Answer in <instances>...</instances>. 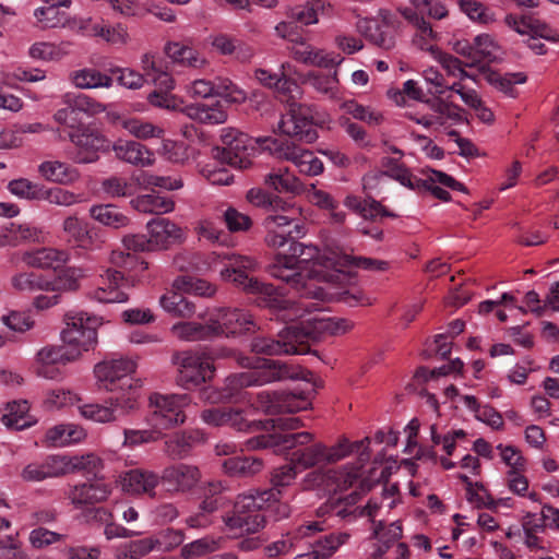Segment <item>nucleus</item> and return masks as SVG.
I'll use <instances>...</instances> for the list:
<instances>
[{
    "label": "nucleus",
    "instance_id": "423d86ee",
    "mask_svg": "<svg viewBox=\"0 0 559 559\" xmlns=\"http://www.w3.org/2000/svg\"><path fill=\"white\" fill-rule=\"evenodd\" d=\"M282 301L280 306L272 307L259 305L260 307L270 308L274 311H284L283 320L297 321L300 330L299 342H304L309 347V341L330 335H343L350 331L354 323L345 318L331 317L318 311L317 304L308 301L311 296L304 294V289H296L302 297L299 301L293 302L285 298L283 293L274 287ZM312 299H314L312 297Z\"/></svg>",
    "mask_w": 559,
    "mask_h": 559
},
{
    "label": "nucleus",
    "instance_id": "338daca9",
    "mask_svg": "<svg viewBox=\"0 0 559 559\" xmlns=\"http://www.w3.org/2000/svg\"><path fill=\"white\" fill-rule=\"evenodd\" d=\"M224 471L233 476H252L263 468V462L253 456H235L224 461Z\"/></svg>",
    "mask_w": 559,
    "mask_h": 559
},
{
    "label": "nucleus",
    "instance_id": "412c9836",
    "mask_svg": "<svg viewBox=\"0 0 559 559\" xmlns=\"http://www.w3.org/2000/svg\"><path fill=\"white\" fill-rule=\"evenodd\" d=\"M290 57L305 66L317 67L322 69H332L338 67L343 58L322 48H317L309 44L302 36H296L288 46Z\"/></svg>",
    "mask_w": 559,
    "mask_h": 559
},
{
    "label": "nucleus",
    "instance_id": "6e6d98bb",
    "mask_svg": "<svg viewBox=\"0 0 559 559\" xmlns=\"http://www.w3.org/2000/svg\"><path fill=\"white\" fill-rule=\"evenodd\" d=\"M72 84L78 88L90 90L105 87L109 88L114 84L110 75L100 72L94 68H84L73 71L70 75Z\"/></svg>",
    "mask_w": 559,
    "mask_h": 559
},
{
    "label": "nucleus",
    "instance_id": "680f3d73",
    "mask_svg": "<svg viewBox=\"0 0 559 559\" xmlns=\"http://www.w3.org/2000/svg\"><path fill=\"white\" fill-rule=\"evenodd\" d=\"M173 288L199 297H212L216 293V287L210 282L189 275L178 276L173 282Z\"/></svg>",
    "mask_w": 559,
    "mask_h": 559
},
{
    "label": "nucleus",
    "instance_id": "49530a36",
    "mask_svg": "<svg viewBox=\"0 0 559 559\" xmlns=\"http://www.w3.org/2000/svg\"><path fill=\"white\" fill-rule=\"evenodd\" d=\"M264 183L278 193L300 195L306 192V186L288 168L271 171L265 176Z\"/></svg>",
    "mask_w": 559,
    "mask_h": 559
},
{
    "label": "nucleus",
    "instance_id": "cd10ccee",
    "mask_svg": "<svg viewBox=\"0 0 559 559\" xmlns=\"http://www.w3.org/2000/svg\"><path fill=\"white\" fill-rule=\"evenodd\" d=\"M146 229L152 249H168L170 246L186 240L183 228L166 217L148 221Z\"/></svg>",
    "mask_w": 559,
    "mask_h": 559
},
{
    "label": "nucleus",
    "instance_id": "6e6552de",
    "mask_svg": "<svg viewBox=\"0 0 559 559\" xmlns=\"http://www.w3.org/2000/svg\"><path fill=\"white\" fill-rule=\"evenodd\" d=\"M280 490L252 491L238 497L235 514L226 520V525L236 534H251L264 526L267 512L275 521L289 516L290 507L278 500Z\"/></svg>",
    "mask_w": 559,
    "mask_h": 559
},
{
    "label": "nucleus",
    "instance_id": "052dcab7",
    "mask_svg": "<svg viewBox=\"0 0 559 559\" xmlns=\"http://www.w3.org/2000/svg\"><path fill=\"white\" fill-rule=\"evenodd\" d=\"M90 215L99 224L111 228H121L129 224V218L112 204L93 205Z\"/></svg>",
    "mask_w": 559,
    "mask_h": 559
},
{
    "label": "nucleus",
    "instance_id": "774afa93",
    "mask_svg": "<svg viewBox=\"0 0 559 559\" xmlns=\"http://www.w3.org/2000/svg\"><path fill=\"white\" fill-rule=\"evenodd\" d=\"M12 287L20 293L48 292V278L34 272H21L11 277Z\"/></svg>",
    "mask_w": 559,
    "mask_h": 559
},
{
    "label": "nucleus",
    "instance_id": "ea45409f",
    "mask_svg": "<svg viewBox=\"0 0 559 559\" xmlns=\"http://www.w3.org/2000/svg\"><path fill=\"white\" fill-rule=\"evenodd\" d=\"M424 174L425 178L421 180V190L430 191L439 200L448 201L450 199V193L444 188L465 191V187L461 182L445 173L427 169Z\"/></svg>",
    "mask_w": 559,
    "mask_h": 559
},
{
    "label": "nucleus",
    "instance_id": "c03bdc74",
    "mask_svg": "<svg viewBox=\"0 0 559 559\" xmlns=\"http://www.w3.org/2000/svg\"><path fill=\"white\" fill-rule=\"evenodd\" d=\"M216 328L211 325L210 317L205 322L180 321L171 325L170 333L182 342H197L214 337Z\"/></svg>",
    "mask_w": 559,
    "mask_h": 559
},
{
    "label": "nucleus",
    "instance_id": "9b49d317",
    "mask_svg": "<svg viewBox=\"0 0 559 559\" xmlns=\"http://www.w3.org/2000/svg\"><path fill=\"white\" fill-rule=\"evenodd\" d=\"M63 321L61 340L70 352L78 353L79 359L97 344V329L103 324V319L85 311H69Z\"/></svg>",
    "mask_w": 559,
    "mask_h": 559
},
{
    "label": "nucleus",
    "instance_id": "603ef678",
    "mask_svg": "<svg viewBox=\"0 0 559 559\" xmlns=\"http://www.w3.org/2000/svg\"><path fill=\"white\" fill-rule=\"evenodd\" d=\"M86 276V270L81 266H68L60 270L53 280L48 278L49 290L52 293L75 292L80 287V282Z\"/></svg>",
    "mask_w": 559,
    "mask_h": 559
},
{
    "label": "nucleus",
    "instance_id": "f8f14e48",
    "mask_svg": "<svg viewBox=\"0 0 559 559\" xmlns=\"http://www.w3.org/2000/svg\"><path fill=\"white\" fill-rule=\"evenodd\" d=\"M229 355H231V352L228 349H223L217 354L182 352L175 355L174 362L178 368V384L190 390L211 380L215 371L212 361L215 358Z\"/></svg>",
    "mask_w": 559,
    "mask_h": 559
},
{
    "label": "nucleus",
    "instance_id": "4c0bfd02",
    "mask_svg": "<svg viewBox=\"0 0 559 559\" xmlns=\"http://www.w3.org/2000/svg\"><path fill=\"white\" fill-rule=\"evenodd\" d=\"M70 259L67 250L56 248H39L23 252L21 260L28 266L39 269H57Z\"/></svg>",
    "mask_w": 559,
    "mask_h": 559
},
{
    "label": "nucleus",
    "instance_id": "a18cd8bd",
    "mask_svg": "<svg viewBox=\"0 0 559 559\" xmlns=\"http://www.w3.org/2000/svg\"><path fill=\"white\" fill-rule=\"evenodd\" d=\"M331 4L326 0H307L302 5L290 8L287 15L301 25L309 26L319 22L320 16L329 15Z\"/></svg>",
    "mask_w": 559,
    "mask_h": 559
},
{
    "label": "nucleus",
    "instance_id": "2eb2a0df",
    "mask_svg": "<svg viewBox=\"0 0 559 559\" xmlns=\"http://www.w3.org/2000/svg\"><path fill=\"white\" fill-rule=\"evenodd\" d=\"M360 476L359 467L346 464L338 468H317L306 474L301 480L304 490L338 492L353 487Z\"/></svg>",
    "mask_w": 559,
    "mask_h": 559
},
{
    "label": "nucleus",
    "instance_id": "de8ad7c7",
    "mask_svg": "<svg viewBox=\"0 0 559 559\" xmlns=\"http://www.w3.org/2000/svg\"><path fill=\"white\" fill-rule=\"evenodd\" d=\"M131 205L141 213L163 215L171 213L175 210V201L158 192L141 194L132 199Z\"/></svg>",
    "mask_w": 559,
    "mask_h": 559
},
{
    "label": "nucleus",
    "instance_id": "c85d7f7f",
    "mask_svg": "<svg viewBox=\"0 0 559 559\" xmlns=\"http://www.w3.org/2000/svg\"><path fill=\"white\" fill-rule=\"evenodd\" d=\"M116 158L135 167H151L155 163L154 152L139 141L118 139L112 143Z\"/></svg>",
    "mask_w": 559,
    "mask_h": 559
},
{
    "label": "nucleus",
    "instance_id": "1a4fd4ad",
    "mask_svg": "<svg viewBox=\"0 0 559 559\" xmlns=\"http://www.w3.org/2000/svg\"><path fill=\"white\" fill-rule=\"evenodd\" d=\"M136 367V361L127 357L105 359L95 365L94 377L99 389L139 405L142 381L132 376Z\"/></svg>",
    "mask_w": 559,
    "mask_h": 559
},
{
    "label": "nucleus",
    "instance_id": "c756f323",
    "mask_svg": "<svg viewBox=\"0 0 559 559\" xmlns=\"http://www.w3.org/2000/svg\"><path fill=\"white\" fill-rule=\"evenodd\" d=\"M112 492V486L102 479L95 481L81 483L71 486L67 492L68 499L75 507L95 504L108 499Z\"/></svg>",
    "mask_w": 559,
    "mask_h": 559
},
{
    "label": "nucleus",
    "instance_id": "e433bc0d",
    "mask_svg": "<svg viewBox=\"0 0 559 559\" xmlns=\"http://www.w3.org/2000/svg\"><path fill=\"white\" fill-rule=\"evenodd\" d=\"M324 530L323 522L313 521L298 527L294 534H287L281 539L269 544L264 551L267 557L276 559V557L289 554L298 539L311 536Z\"/></svg>",
    "mask_w": 559,
    "mask_h": 559
},
{
    "label": "nucleus",
    "instance_id": "a878e982",
    "mask_svg": "<svg viewBox=\"0 0 559 559\" xmlns=\"http://www.w3.org/2000/svg\"><path fill=\"white\" fill-rule=\"evenodd\" d=\"M116 481L121 491L127 495L155 497L160 476L150 469L134 468L122 472Z\"/></svg>",
    "mask_w": 559,
    "mask_h": 559
},
{
    "label": "nucleus",
    "instance_id": "473e14b6",
    "mask_svg": "<svg viewBox=\"0 0 559 559\" xmlns=\"http://www.w3.org/2000/svg\"><path fill=\"white\" fill-rule=\"evenodd\" d=\"M386 178H391L411 190H421L423 179L414 176L407 167L399 163H392L388 166L385 171L366 175L362 179L364 188L372 190L377 188L379 182L385 180Z\"/></svg>",
    "mask_w": 559,
    "mask_h": 559
},
{
    "label": "nucleus",
    "instance_id": "b1692460",
    "mask_svg": "<svg viewBox=\"0 0 559 559\" xmlns=\"http://www.w3.org/2000/svg\"><path fill=\"white\" fill-rule=\"evenodd\" d=\"M296 73V68L290 62L281 63L278 72H270L265 69L254 71L255 80L267 88L274 90L278 95L292 99L301 95V90L297 82L290 76Z\"/></svg>",
    "mask_w": 559,
    "mask_h": 559
},
{
    "label": "nucleus",
    "instance_id": "79ce46f5",
    "mask_svg": "<svg viewBox=\"0 0 559 559\" xmlns=\"http://www.w3.org/2000/svg\"><path fill=\"white\" fill-rule=\"evenodd\" d=\"M38 173L45 180L58 185H72L81 177L78 168L58 159L40 163L38 165Z\"/></svg>",
    "mask_w": 559,
    "mask_h": 559
},
{
    "label": "nucleus",
    "instance_id": "2f4dec72",
    "mask_svg": "<svg viewBox=\"0 0 559 559\" xmlns=\"http://www.w3.org/2000/svg\"><path fill=\"white\" fill-rule=\"evenodd\" d=\"M63 454L47 455L41 462H33L27 464L21 477L25 481L38 483L48 478H58L66 475Z\"/></svg>",
    "mask_w": 559,
    "mask_h": 559
},
{
    "label": "nucleus",
    "instance_id": "58836bf2",
    "mask_svg": "<svg viewBox=\"0 0 559 559\" xmlns=\"http://www.w3.org/2000/svg\"><path fill=\"white\" fill-rule=\"evenodd\" d=\"M179 105L177 110L182 111L189 119L203 124H221L227 120V111L225 107L216 102L211 105L206 104H190L181 107Z\"/></svg>",
    "mask_w": 559,
    "mask_h": 559
},
{
    "label": "nucleus",
    "instance_id": "dca6fc26",
    "mask_svg": "<svg viewBox=\"0 0 559 559\" xmlns=\"http://www.w3.org/2000/svg\"><path fill=\"white\" fill-rule=\"evenodd\" d=\"M300 330L298 322L282 330L277 337L257 336L251 341V350L255 354L274 355H304L309 347L299 342Z\"/></svg>",
    "mask_w": 559,
    "mask_h": 559
},
{
    "label": "nucleus",
    "instance_id": "f704fd0d",
    "mask_svg": "<svg viewBox=\"0 0 559 559\" xmlns=\"http://www.w3.org/2000/svg\"><path fill=\"white\" fill-rule=\"evenodd\" d=\"M87 438L86 429L74 423L59 424L47 429L44 443L49 448H69Z\"/></svg>",
    "mask_w": 559,
    "mask_h": 559
},
{
    "label": "nucleus",
    "instance_id": "72a5a7b5",
    "mask_svg": "<svg viewBox=\"0 0 559 559\" xmlns=\"http://www.w3.org/2000/svg\"><path fill=\"white\" fill-rule=\"evenodd\" d=\"M160 479L171 492H185L192 489L200 480L198 467L187 464H177L166 467Z\"/></svg>",
    "mask_w": 559,
    "mask_h": 559
},
{
    "label": "nucleus",
    "instance_id": "5fc2aeb1",
    "mask_svg": "<svg viewBox=\"0 0 559 559\" xmlns=\"http://www.w3.org/2000/svg\"><path fill=\"white\" fill-rule=\"evenodd\" d=\"M173 288L159 297V306L167 313L179 318H191L195 313V305Z\"/></svg>",
    "mask_w": 559,
    "mask_h": 559
},
{
    "label": "nucleus",
    "instance_id": "864d4df0",
    "mask_svg": "<svg viewBox=\"0 0 559 559\" xmlns=\"http://www.w3.org/2000/svg\"><path fill=\"white\" fill-rule=\"evenodd\" d=\"M358 32L379 47L390 48L393 45L389 27L378 19H360L357 22Z\"/></svg>",
    "mask_w": 559,
    "mask_h": 559
},
{
    "label": "nucleus",
    "instance_id": "4468645a",
    "mask_svg": "<svg viewBox=\"0 0 559 559\" xmlns=\"http://www.w3.org/2000/svg\"><path fill=\"white\" fill-rule=\"evenodd\" d=\"M141 68L143 75L148 82L155 85V91L148 94L147 100L154 107L176 110L182 102L181 98L174 95L171 91L175 88L173 76L164 71L155 60L152 53H145L141 58Z\"/></svg>",
    "mask_w": 559,
    "mask_h": 559
},
{
    "label": "nucleus",
    "instance_id": "aec40b11",
    "mask_svg": "<svg viewBox=\"0 0 559 559\" xmlns=\"http://www.w3.org/2000/svg\"><path fill=\"white\" fill-rule=\"evenodd\" d=\"M280 133L296 136L308 143L317 140L318 134L313 129V117L310 107L293 103L288 111L281 117L277 124Z\"/></svg>",
    "mask_w": 559,
    "mask_h": 559
},
{
    "label": "nucleus",
    "instance_id": "f3484780",
    "mask_svg": "<svg viewBox=\"0 0 559 559\" xmlns=\"http://www.w3.org/2000/svg\"><path fill=\"white\" fill-rule=\"evenodd\" d=\"M452 49L466 58L471 64L492 63L503 58V49L493 35L481 33L472 40L455 39Z\"/></svg>",
    "mask_w": 559,
    "mask_h": 559
},
{
    "label": "nucleus",
    "instance_id": "4d7b16f0",
    "mask_svg": "<svg viewBox=\"0 0 559 559\" xmlns=\"http://www.w3.org/2000/svg\"><path fill=\"white\" fill-rule=\"evenodd\" d=\"M404 15L407 19H414L416 24L417 29L413 38L414 45L421 50L430 52L435 58L441 50L436 45L437 34L432 31L430 24L408 12V10L404 11Z\"/></svg>",
    "mask_w": 559,
    "mask_h": 559
},
{
    "label": "nucleus",
    "instance_id": "5701e85b",
    "mask_svg": "<svg viewBox=\"0 0 559 559\" xmlns=\"http://www.w3.org/2000/svg\"><path fill=\"white\" fill-rule=\"evenodd\" d=\"M209 317L211 325L217 328L213 332V336L243 334L254 325L251 314L238 308H218L213 310Z\"/></svg>",
    "mask_w": 559,
    "mask_h": 559
},
{
    "label": "nucleus",
    "instance_id": "393cba45",
    "mask_svg": "<svg viewBox=\"0 0 559 559\" xmlns=\"http://www.w3.org/2000/svg\"><path fill=\"white\" fill-rule=\"evenodd\" d=\"M78 360V353L70 352L63 346H45L39 349L35 357L36 373L49 380L62 378L59 365H66Z\"/></svg>",
    "mask_w": 559,
    "mask_h": 559
},
{
    "label": "nucleus",
    "instance_id": "7ed1b4c3",
    "mask_svg": "<svg viewBox=\"0 0 559 559\" xmlns=\"http://www.w3.org/2000/svg\"><path fill=\"white\" fill-rule=\"evenodd\" d=\"M313 435L308 431L261 435L249 439L246 447L248 450L271 448L275 453L286 455L287 460L298 469L335 464L353 453L358 454L360 465L369 461L370 439L368 437L356 442H350L347 438H341L332 445L313 442Z\"/></svg>",
    "mask_w": 559,
    "mask_h": 559
},
{
    "label": "nucleus",
    "instance_id": "f03ea898",
    "mask_svg": "<svg viewBox=\"0 0 559 559\" xmlns=\"http://www.w3.org/2000/svg\"><path fill=\"white\" fill-rule=\"evenodd\" d=\"M319 275L310 276L304 285V294L319 301L340 300L349 307L369 306L372 299L356 286L352 269L385 271L389 263L383 260L353 257L334 250H323L313 262Z\"/></svg>",
    "mask_w": 559,
    "mask_h": 559
},
{
    "label": "nucleus",
    "instance_id": "a211bd4d",
    "mask_svg": "<svg viewBox=\"0 0 559 559\" xmlns=\"http://www.w3.org/2000/svg\"><path fill=\"white\" fill-rule=\"evenodd\" d=\"M131 399H119L114 395L103 402L81 403L79 414L85 420L95 424H114L138 408Z\"/></svg>",
    "mask_w": 559,
    "mask_h": 559
},
{
    "label": "nucleus",
    "instance_id": "4be33fe9",
    "mask_svg": "<svg viewBox=\"0 0 559 559\" xmlns=\"http://www.w3.org/2000/svg\"><path fill=\"white\" fill-rule=\"evenodd\" d=\"M75 146L73 160L78 164H92L98 160L99 152L109 147V141L98 131L82 128L69 134Z\"/></svg>",
    "mask_w": 559,
    "mask_h": 559
},
{
    "label": "nucleus",
    "instance_id": "09e8293b",
    "mask_svg": "<svg viewBox=\"0 0 559 559\" xmlns=\"http://www.w3.org/2000/svg\"><path fill=\"white\" fill-rule=\"evenodd\" d=\"M304 83L309 84L317 93L329 99L338 100L341 98L337 70L330 74L310 71L305 75Z\"/></svg>",
    "mask_w": 559,
    "mask_h": 559
},
{
    "label": "nucleus",
    "instance_id": "e2e57ef3",
    "mask_svg": "<svg viewBox=\"0 0 559 559\" xmlns=\"http://www.w3.org/2000/svg\"><path fill=\"white\" fill-rule=\"evenodd\" d=\"M62 229L70 243L83 249L92 246L93 239L87 226L75 216H68L62 224Z\"/></svg>",
    "mask_w": 559,
    "mask_h": 559
},
{
    "label": "nucleus",
    "instance_id": "c9c22d12",
    "mask_svg": "<svg viewBox=\"0 0 559 559\" xmlns=\"http://www.w3.org/2000/svg\"><path fill=\"white\" fill-rule=\"evenodd\" d=\"M122 245L129 252L124 253L123 251L115 250L111 252L110 261L123 267L136 265L142 271L146 270L147 263L139 261L134 252L152 249L148 238L146 239L143 235H127L122 238Z\"/></svg>",
    "mask_w": 559,
    "mask_h": 559
},
{
    "label": "nucleus",
    "instance_id": "7c9ffc66",
    "mask_svg": "<svg viewBox=\"0 0 559 559\" xmlns=\"http://www.w3.org/2000/svg\"><path fill=\"white\" fill-rule=\"evenodd\" d=\"M123 276L119 271L107 270L98 286L88 292V298L98 302H127L128 294L122 289Z\"/></svg>",
    "mask_w": 559,
    "mask_h": 559
},
{
    "label": "nucleus",
    "instance_id": "a19ab883",
    "mask_svg": "<svg viewBox=\"0 0 559 559\" xmlns=\"http://www.w3.org/2000/svg\"><path fill=\"white\" fill-rule=\"evenodd\" d=\"M204 440L205 433L202 430L178 431L165 439V453L173 459H182L188 455L193 444Z\"/></svg>",
    "mask_w": 559,
    "mask_h": 559
},
{
    "label": "nucleus",
    "instance_id": "3c124183",
    "mask_svg": "<svg viewBox=\"0 0 559 559\" xmlns=\"http://www.w3.org/2000/svg\"><path fill=\"white\" fill-rule=\"evenodd\" d=\"M29 406L27 401H14L8 403L1 417L2 424L14 430H22L31 427L35 419L29 415Z\"/></svg>",
    "mask_w": 559,
    "mask_h": 559
},
{
    "label": "nucleus",
    "instance_id": "f257e3e1",
    "mask_svg": "<svg viewBox=\"0 0 559 559\" xmlns=\"http://www.w3.org/2000/svg\"><path fill=\"white\" fill-rule=\"evenodd\" d=\"M271 212L273 213L264 219L267 231L265 241L267 246L277 249L288 245V249L287 252L280 250L276 253L270 273L294 289H304L312 274L319 275L313 262L319 259L321 251L317 247L292 240L306 235V227L300 221L304 215L300 206L283 200V205L274 207Z\"/></svg>",
    "mask_w": 559,
    "mask_h": 559
},
{
    "label": "nucleus",
    "instance_id": "39448f33",
    "mask_svg": "<svg viewBox=\"0 0 559 559\" xmlns=\"http://www.w3.org/2000/svg\"><path fill=\"white\" fill-rule=\"evenodd\" d=\"M237 361L240 367L247 370L229 376L222 391L212 386L202 389L200 392L202 401L212 404L231 401L237 397L238 391L242 388L263 385L285 379H296L300 374L297 369L277 360L238 355Z\"/></svg>",
    "mask_w": 559,
    "mask_h": 559
},
{
    "label": "nucleus",
    "instance_id": "8fccbe9b",
    "mask_svg": "<svg viewBox=\"0 0 559 559\" xmlns=\"http://www.w3.org/2000/svg\"><path fill=\"white\" fill-rule=\"evenodd\" d=\"M359 499L358 492L354 491L349 496H347L344 499V502L346 503V507H342V501H340V504L334 508V513L341 519H347L353 518L357 519L360 516H367L371 521L374 520V518L379 514V510L381 508V502H379L378 499H370L368 503L364 508H354L349 509L347 507L354 506L357 500Z\"/></svg>",
    "mask_w": 559,
    "mask_h": 559
},
{
    "label": "nucleus",
    "instance_id": "0eeeda50",
    "mask_svg": "<svg viewBox=\"0 0 559 559\" xmlns=\"http://www.w3.org/2000/svg\"><path fill=\"white\" fill-rule=\"evenodd\" d=\"M306 386L305 389L296 388L292 392L262 391L258 394L255 403L246 409L227 407L225 426L238 431H257L266 427L263 421L250 418L254 411L276 414L307 409L311 404L310 395L313 392V386L309 383Z\"/></svg>",
    "mask_w": 559,
    "mask_h": 559
},
{
    "label": "nucleus",
    "instance_id": "bb28decb",
    "mask_svg": "<svg viewBox=\"0 0 559 559\" xmlns=\"http://www.w3.org/2000/svg\"><path fill=\"white\" fill-rule=\"evenodd\" d=\"M433 115H417L407 112L408 119L421 124L426 129H438L445 126H454L465 120L464 111L456 105L438 99L432 105Z\"/></svg>",
    "mask_w": 559,
    "mask_h": 559
},
{
    "label": "nucleus",
    "instance_id": "13d9d810",
    "mask_svg": "<svg viewBox=\"0 0 559 559\" xmlns=\"http://www.w3.org/2000/svg\"><path fill=\"white\" fill-rule=\"evenodd\" d=\"M66 475L73 473L96 474L104 467L103 460L94 452L84 454H63Z\"/></svg>",
    "mask_w": 559,
    "mask_h": 559
},
{
    "label": "nucleus",
    "instance_id": "ddd939ff",
    "mask_svg": "<svg viewBox=\"0 0 559 559\" xmlns=\"http://www.w3.org/2000/svg\"><path fill=\"white\" fill-rule=\"evenodd\" d=\"M221 139L225 145L221 152V159L239 169H246L251 165L257 145L269 150V146H272V141H276V139L271 138L252 139L233 128L222 129Z\"/></svg>",
    "mask_w": 559,
    "mask_h": 559
},
{
    "label": "nucleus",
    "instance_id": "9d476101",
    "mask_svg": "<svg viewBox=\"0 0 559 559\" xmlns=\"http://www.w3.org/2000/svg\"><path fill=\"white\" fill-rule=\"evenodd\" d=\"M190 404L187 394H163L154 392L148 396L147 426L155 427L165 437V431L186 423L185 408Z\"/></svg>",
    "mask_w": 559,
    "mask_h": 559
},
{
    "label": "nucleus",
    "instance_id": "37998d69",
    "mask_svg": "<svg viewBox=\"0 0 559 559\" xmlns=\"http://www.w3.org/2000/svg\"><path fill=\"white\" fill-rule=\"evenodd\" d=\"M119 124L129 135L140 141L163 139L165 134V129L162 126L140 117H119Z\"/></svg>",
    "mask_w": 559,
    "mask_h": 559
},
{
    "label": "nucleus",
    "instance_id": "20e7f679",
    "mask_svg": "<svg viewBox=\"0 0 559 559\" xmlns=\"http://www.w3.org/2000/svg\"><path fill=\"white\" fill-rule=\"evenodd\" d=\"M174 264L181 271H212L217 265H223L219 271L221 278L226 282H233L241 287L248 294L257 296L258 305L280 306L282 299L273 288L272 284H265L257 278L249 277L247 272L257 269V261L247 255H237L234 253L212 252L201 261L199 255L191 252L178 253L174 259Z\"/></svg>",
    "mask_w": 559,
    "mask_h": 559
},
{
    "label": "nucleus",
    "instance_id": "6ab92c4d",
    "mask_svg": "<svg viewBox=\"0 0 559 559\" xmlns=\"http://www.w3.org/2000/svg\"><path fill=\"white\" fill-rule=\"evenodd\" d=\"M269 150L276 158L293 163L302 175L314 177L323 173V163L313 152L292 141H272V146H269Z\"/></svg>",
    "mask_w": 559,
    "mask_h": 559
},
{
    "label": "nucleus",
    "instance_id": "69168bd1",
    "mask_svg": "<svg viewBox=\"0 0 559 559\" xmlns=\"http://www.w3.org/2000/svg\"><path fill=\"white\" fill-rule=\"evenodd\" d=\"M457 5L460 11L473 23L489 25L496 21L492 10L479 0H457Z\"/></svg>",
    "mask_w": 559,
    "mask_h": 559
},
{
    "label": "nucleus",
    "instance_id": "0e129e2a",
    "mask_svg": "<svg viewBox=\"0 0 559 559\" xmlns=\"http://www.w3.org/2000/svg\"><path fill=\"white\" fill-rule=\"evenodd\" d=\"M165 51L174 62L183 66L202 68L206 64L205 58H203L195 49L179 43L167 44Z\"/></svg>",
    "mask_w": 559,
    "mask_h": 559
},
{
    "label": "nucleus",
    "instance_id": "bf43d9fd",
    "mask_svg": "<svg viewBox=\"0 0 559 559\" xmlns=\"http://www.w3.org/2000/svg\"><path fill=\"white\" fill-rule=\"evenodd\" d=\"M463 405L469 409L475 418L486 425L490 426L492 429L499 430L503 426V418L500 413H498L490 405H481L478 403L475 396L473 395H464L462 396Z\"/></svg>",
    "mask_w": 559,
    "mask_h": 559
}]
</instances>
